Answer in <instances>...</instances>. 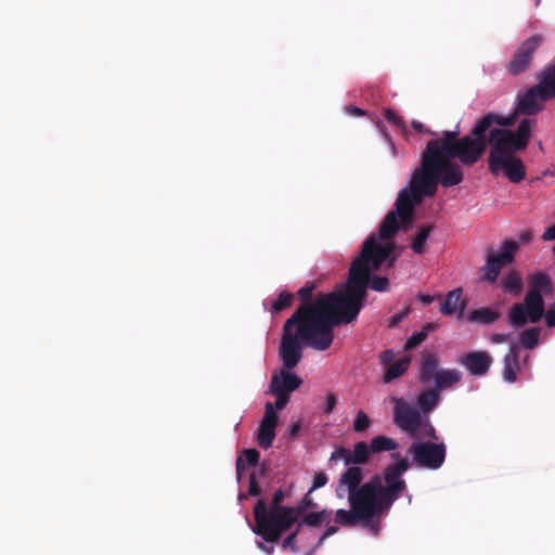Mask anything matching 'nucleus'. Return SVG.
<instances>
[{
  "label": "nucleus",
  "instance_id": "51",
  "mask_svg": "<svg viewBox=\"0 0 555 555\" xmlns=\"http://www.w3.org/2000/svg\"><path fill=\"white\" fill-rule=\"evenodd\" d=\"M337 404V398L334 393H327L325 399L324 413L331 414Z\"/></svg>",
  "mask_w": 555,
  "mask_h": 555
},
{
  "label": "nucleus",
  "instance_id": "30",
  "mask_svg": "<svg viewBox=\"0 0 555 555\" xmlns=\"http://www.w3.org/2000/svg\"><path fill=\"white\" fill-rule=\"evenodd\" d=\"M540 334L541 328L539 326L526 328L518 334V343L516 345H519V349L532 350L539 344Z\"/></svg>",
  "mask_w": 555,
  "mask_h": 555
},
{
  "label": "nucleus",
  "instance_id": "56",
  "mask_svg": "<svg viewBox=\"0 0 555 555\" xmlns=\"http://www.w3.org/2000/svg\"><path fill=\"white\" fill-rule=\"evenodd\" d=\"M317 513L319 514L320 519H321V521L323 524L324 521L328 522V518L332 515L333 511L324 508V509H322L320 512H317Z\"/></svg>",
  "mask_w": 555,
  "mask_h": 555
},
{
  "label": "nucleus",
  "instance_id": "7",
  "mask_svg": "<svg viewBox=\"0 0 555 555\" xmlns=\"http://www.w3.org/2000/svg\"><path fill=\"white\" fill-rule=\"evenodd\" d=\"M255 526L253 531L268 543H275L297 521L293 507H268L263 499L254 506Z\"/></svg>",
  "mask_w": 555,
  "mask_h": 555
},
{
  "label": "nucleus",
  "instance_id": "2",
  "mask_svg": "<svg viewBox=\"0 0 555 555\" xmlns=\"http://www.w3.org/2000/svg\"><path fill=\"white\" fill-rule=\"evenodd\" d=\"M460 131H443L442 137L427 142L421 156L422 172H433L442 179V186L460 184L464 173L460 165L452 162V153L457 144Z\"/></svg>",
  "mask_w": 555,
  "mask_h": 555
},
{
  "label": "nucleus",
  "instance_id": "43",
  "mask_svg": "<svg viewBox=\"0 0 555 555\" xmlns=\"http://www.w3.org/2000/svg\"><path fill=\"white\" fill-rule=\"evenodd\" d=\"M427 338L425 331H420L414 334L406 340L404 345L405 350H412L420 346Z\"/></svg>",
  "mask_w": 555,
  "mask_h": 555
},
{
  "label": "nucleus",
  "instance_id": "10",
  "mask_svg": "<svg viewBox=\"0 0 555 555\" xmlns=\"http://www.w3.org/2000/svg\"><path fill=\"white\" fill-rule=\"evenodd\" d=\"M350 509L339 508L335 512L334 521L344 527H354L361 524L373 534L380 530L382 516L371 502L362 495H348Z\"/></svg>",
  "mask_w": 555,
  "mask_h": 555
},
{
  "label": "nucleus",
  "instance_id": "4",
  "mask_svg": "<svg viewBox=\"0 0 555 555\" xmlns=\"http://www.w3.org/2000/svg\"><path fill=\"white\" fill-rule=\"evenodd\" d=\"M410 467L408 459H400L385 466L382 474L374 475L366 481L364 491L382 517L389 513L393 503L406 491L403 475Z\"/></svg>",
  "mask_w": 555,
  "mask_h": 555
},
{
  "label": "nucleus",
  "instance_id": "42",
  "mask_svg": "<svg viewBox=\"0 0 555 555\" xmlns=\"http://www.w3.org/2000/svg\"><path fill=\"white\" fill-rule=\"evenodd\" d=\"M299 533H300V529L296 526V528L292 532H289L288 535L283 540L282 547L284 550H289L293 553H297L298 547L296 544V539Z\"/></svg>",
  "mask_w": 555,
  "mask_h": 555
},
{
  "label": "nucleus",
  "instance_id": "13",
  "mask_svg": "<svg viewBox=\"0 0 555 555\" xmlns=\"http://www.w3.org/2000/svg\"><path fill=\"white\" fill-rule=\"evenodd\" d=\"M409 452L417 466L436 470L446 461L447 447L443 442L416 441L411 444Z\"/></svg>",
  "mask_w": 555,
  "mask_h": 555
},
{
  "label": "nucleus",
  "instance_id": "46",
  "mask_svg": "<svg viewBox=\"0 0 555 555\" xmlns=\"http://www.w3.org/2000/svg\"><path fill=\"white\" fill-rule=\"evenodd\" d=\"M285 499V493L282 489L275 490V492L272 495L270 504H268V507H288L287 505H283V501Z\"/></svg>",
  "mask_w": 555,
  "mask_h": 555
},
{
  "label": "nucleus",
  "instance_id": "15",
  "mask_svg": "<svg viewBox=\"0 0 555 555\" xmlns=\"http://www.w3.org/2000/svg\"><path fill=\"white\" fill-rule=\"evenodd\" d=\"M543 41L544 38L535 34L521 42L511 61L505 65L506 72L512 76H518L527 72L531 65L534 53Z\"/></svg>",
  "mask_w": 555,
  "mask_h": 555
},
{
  "label": "nucleus",
  "instance_id": "34",
  "mask_svg": "<svg viewBox=\"0 0 555 555\" xmlns=\"http://www.w3.org/2000/svg\"><path fill=\"white\" fill-rule=\"evenodd\" d=\"M244 459L242 456H238L236 459V474L240 478L242 473L246 469L245 461L250 466L258 465L260 453L257 449H246L243 451Z\"/></svg>",
  "mask_w": 555,
  "mask_h": 555
},
{
  "label": "nucleus",
  "instance_id": "16",
  "mask_svg": "<svg viewBox=\"0 0 555 555\" xmlns=\"http://www.w3.org/2000/svg\"><path fill=\"white\" fill-rule=\"evenodd\" d=\"M364 478L363 468L361 466H348L347 469L340 475L338 486L336 488V494L343 498L345 492L348 495H362L367 502L371 499L367 498L364 487L366 482L362 483Z\"/></svg>",
  "mask_w": 555,
  "mask_h": 555
},
{
  "label": "nucleus",
  "instance_id": "31",
  "mask_svg": "<svg viewBox=\"0 0 555 555\" xmlns=\"http://www.w3.org/2000/svg\"><path fill=\"white\" fill-rule=\"evenodd\" d=\"M500 284L505 292L513 294L515 296H517L521 293L522 286H524L522 279L520 276L519 272H517L515 270L506 273L501 279Z\"/></svg>",
  "mask_w": 555,
  "mask_h": 555
},
{
  "label": "nucleus",
  "instance_id": "53",
  "mask_svg": "<svg viewBox=\"0 0 555 555\" xmlns=\"http://www.w3.org/2000/svg\"><path fill=\"white\" fill-rule=\"evenodd\" d=\"M543 241H554L555 240V224L548 227L542 234Z\"/></svg>",
  "mask_w": 555,
  "mask_h": 555
},
{
  "label": "nucleus",
  "instance_id": "8",
  "mask_svg": "<svg viewBox=\"0 0 555 555\" xmlns=\"http://www.w3.org/2000/svg\"><path fill=\"white\" fill-rule=\"evenodd\" d=\"M442 185V179L430 171L422 172L420 165L413 172L410 189H403L398 193L395 210L402 223H410L413 217V210L416 205L422 203L424 196L433 197L437 193L438 185Z\"/></svg>",
  "mask_w": 555,
  "mask_h": 555
},
{
  "label": "nucleus",
  "instance_id": "36",
  "mask_svg": "<svg viewBox=\"0 0 555 555\" xmlns=\"http://www.w3.org/2000/svg\"><path fill=\"white\" fill-rule=\"evenodd\" d=\"M294 300V295L283 291L279 294L278 298L273 301L271 306V312L272 313H279L283 311L284 309L292 306Z\"/></svg>",
  "mask_w": 555,
  "mask_h": 555
},
{
  "label": "nucleus",
  "instance_id": "60",
  "mask_svg": "<svg viewBox=\"0 0 555 555\" xmlns=\"http://www.w3.org/2000/svg\"><path fill=\"white\" fill-rule=\"evenodd\" d=\"M353 115L356 116H364L365 115V112L360 108V107H357V106H350L348 108Z\"/></svg>",
  "mask_w": 555,
  "mask_h": 555
},
{
  "label": "nucleus",
  "instance_id": "17",
  "mask_svg": "<svg viewBox=\"0 0 555 555\" xmlns=\"http://www.w3.org/2000/svg\"><path fill=\"white\" fill-rule=\"evenodd\" d=\"M371 450L365 441H359L353 446V450L340 446L331 454L330 461L340 460L346 466H360L370 461Z\"/></svg>",
  "mask_w": 555,
  "mask_h": 555
},
{
  "label": "nucleus",
  "instance_id": "59",
  "mask_svg": "<svg viewBox=\"0 0 555 555\" xmlns=\"http://www.w3.org/2000/svg\"><path fill=\"white\" fill-rule=\"evenodd\" d=\"M411 126H412V128H413L415 131H417V132H425V131H427V130L425 129L424 125H423L422 122H420V121L413 120V121L411 122Z\"/></svg>",
  "mask_w": 555,
  "mask_h": 555
},
{
  "label": "nucleus",
  "instance_id": "39",
  "mask_svg": "<svg viewBox=\"0 0 555 555\" xmlns=\"http://www.w3.org/2000/svg\"><path fill=\"white\" fill-rule=\"evenodd\" d=\"M385 119L396 126L400 131L405 132V122L401 116L392 108L384 109Z\"/></svg>",
  "mask_w": 555,
  "mask_h": 555
},
{
  "label": "nucleus",
  "instance_id": "63",
  "mask_svg": "<svg viewBox=\"0 0 555 555\" xmlns=\"http://www.w3.org/2000/svg\"><path fill=\"white\" fill-rule=\"evenodd\" d=\"M258 546H259L261 550H263V551H266L267 553H269V554H272V553H273V550H274V547H273V546H271V547H266V546H264V544H263V543H261V542H260V543H258Z\"/></svg>",
  "mask_w": 555,
  "mask_h": 555
},
{
  "label": "nucleus",
  "instance_id": "47",
  "mask_svg": "<svg viewBox=\"0 0 555 555\" xmlns=\"http://www.w3.org/2000/svg\"><path fill=\"white\" fill-rule=\"evenodd\" d=\"M273 396H275V402H274V405L273 408H275L276 410H283L286 404L288 403L289 401V398H291V395H287V393H283V392H271Z\"/></svg>",
  "mask_w": 555,
  "mask_h": 555
},
{
  "label": "nucleus",
  "instance_id": "6",
  "mask_svg": "<svg viewBox=\"0 0 555 555\" xmlns=\"http://www.w3.org/2000/svg\"><path fill=\"white\" fill-rule=\"evenodd\" d=\"M537 120L534 118H522L515 131L506 128H495L487 132L488 144H490L488 165L493 160L515 157L517 152L527 149L531 131Z\"/></svg>",
  "mask_w": 555,
  "mask_h": 555
},
{
  "label": "nucleus",
  "instance_id": "27",
  "mask_svg": "<svg viewBox=\"0 0 555 555\" xmlns=\"http://www.w3.org/2000/svg\"><path fill=\"white\" fill-rule=\"evenodd\" d=\"M411 357L404 356L393 363L386 366L385 373L383 375V382L388 384L393 379L401 377L410 367Z\"/></svg>",
  "mask_w": 555,
  "mask_h": 555
},
{
  "label": "nucleus",
  "instance_id": "50",
  "mask_svg": "<svg viewBox=\"0 0 555 555\" xmlns=\"http://www.w3.org/2000/svg\"><path fill=\"white\" fill-rule=\"evenodd\" d=\"M326 482H327V476L325 473L315 474L310 492H313L314 490H317L321 487H324L326 485Z\"/></svg>",
  "mask_w": 555,
  "mask_h": 555
},
{
  "label": "nucleus",
  "instance_id": "20",
  "mask_svg": "<svg viewBox=\"0 0 555 555\" xmlns=\"http://www.w3.org/2000/svg\"><path fill=\"white\" fill-rule=\"evenodd\" d=\"M493 359L487 351H469L461 360V364L474 376L487 374Z\"/></svg>",
  "mask_w": 555,
  "mask_h": 555
},
{
  "label": "nucleus",
  "instance_id": "38",
  "mask_svg": "<svg viewBox=\"0 0 555 555\" xmlns=\"http://www.w3.org/2000/svg\"><path fill=\"white\" fill-rule=\"evenodd\" d=\"M301 516H302L301 519L296 522L297 527L300 530H301L302 526L319 528L322 525L320 516L317 512L308 513V514H305Z\"/></svg>",
  "mask_w": 555,
  "mask_h": 555
},
{
  "label": "nucleus",
  "instance_id": "37",
  "mask_svg": "<svg viewBox=\"0 0 555 555\" xmlns=\"http://www.w3.org/2000/svg\"><path fill=\"white\" fill-rule=\"evenodd\" d=\"M310 490L302 496L296 506H293L296 517L299 519L308 509L317 508L318 504L312 500Z\"/></svg>",
  "mask_w": 555,
  "mask_h": 555
},
{
  "label": "nucleus",
  "instance_id": "18",
  "mask_svg": "<svg viewBox=\"0 0 555 555\" xmlns=\"http://www.w3.org/2000/svg\"><path fill=\"white\" fill-rule=\"evenodd\" d=\"M489 171L496 176L503 172L504 176L513 183H519L526 178V167L519 157L504 158L500 162L493 160L488 165Z\"/></svg>",
  "mask_w": 555,
  "mask_h": 555
},
{
  "label": "nucleus",
  "instance_id": "64",
  "mask_svg": "<svg viewBox=\"0 0 555 555\" xmlns=\"http://www.w3.org/2000/svg\"><path fill=\"white\" fill-rule=\"evenodd\" d=\"M326 539H323V534L319 538L318 542L314 544V550H318L325 541Z\"/></svg>",
  "mask_w": 555,
  "mask_h": 555
},
{
  "label": "nucleus",
  "instance_id": "25",
  "mask_svg": "<svg viewBox=\"0 0 555 555\" xmlns=\"http://www.w3.org/2000/svg\"><path fill=\"white\" fill-rule=\"evenodd\" d=\"M462 374L455 369H441L436 373L435 388L440 392L461 380Z\"/></svg>",
  "mask_w": 555,
  "mask_h": 555
},
{
  "label": "nucleus",
  "instance_id": "54",
  "mask_svg": "<svg viewBox=\"0 0 555 555\" xmlns=\"http://www.w3.org/2000/svg\"><path fill=\"white\" fill-rule=\"evenodd\" d=\"M508 337V334L496 333L491 336V341L494 344H502L507 341Z\"/></svg>",
  "mask_w": 555,
  "mask_h": 555
},
{
  "label": "nucleus",
  "instance_id": "52",
  "mask_svg": "<svg viewBox=\"0 0 555 555\" xmlns=\"http://www.w3.org/2000/svg\"><path fill=\"white\" fill-rule=\"evenodd\" d=\"M544 321L547 327L552 328L555 326V306L550 308L547 311L544 310Z\"/></svg>",
  "mask_w": 555,
  "mask_h": 555
},
{
  "label": "nucleus",
  "instance_id": "40",
  "mask_svg": "<svg viewBox=\"0 0 555 555\" xmlns=\"http://www.w3.org/2000/svg\"><path fill=\"white\" fill-rule=\"evenodd\" d=\"M373 271L370 272V274ZM369 286L375 292H387L389 288V281L386 276L373 275L370 276Z\"/></svg>",
  "mask_w": 555,
  "mask_h": 555
},
{
  "label": "nucleus",
  "instance_id": "22",
  "mask_svg": "<svg viewBox=\"0 0 555 555\" xmlns=\"http://www.w3.org/2000/svg\"><path fill=\"white\" fill-rule=\"evenodd\" d=\"M519 345H511L504 356L503 378L508 383L517 380V373L520 370Z\"/></svg>",
  "mask_w": 555,
  "mask_h": 555
},
{
  "label": "nucleus",
  "instance_id": "5",
  "mask_svg": "<svg viewBox=\"0 0 555 555\" xmlns=\"http://www.w3.org/2000/svg\"><path fill=\"white\" fill-rule=\"evenodd\" d=\"M528 285L529 289L524 300L514 304L508 310V323L514 328L540 322L544 315L543 295H548L553 292L551 276L543 271L529 275Z\"/></svg>",
  "mask_w": 555,
  "mask_h": 555
},
{
  "label": "nucleus",
  "instance_id": "55",
  "mask_svg": "<svg viewBox=\"0 0 555 555\" xmlns=\"http://www.w3.org/2000/svg\"><path fill=\"white\" fill-rule=\"evenodd\" d=\"M417 299L423 304V305H429L431 304L434 300H435V297L431 296V295H426V294H418L417 295Z\"/></svg>",
  "mask_w": 555,
  "mask_h": 555
},
{
  "label": "nucleus",
  "instance_id": "45",
  "mask_svg": "<svg viewBox=\"0 0 555 555\" xmlns=\"http://www.w3.org/2000/svg\"><path fill=\"white\" fill-rule=\"evenodd\" d=\"M260 492H261V488L258 485L256 472H253L249 475V480H248V495L257 496L260 494Z\"/></svg>",
  "mask_w": 555,
  "mask_h": 555
},
{
  "label": "nucleus",
  "instance_id": "44",
  "mask_svg": "<svg viewBox=\"0 0 555 555\" xmlns=\"http://www.w3.org/2000/svg\"><path fill=\"white\" fill-rule=\"evenodd\" d=\"M314 288H315L314 284L307 283L304 287H301L298 291V295H299L300 299L302 300L301 305L311 304L312 302V301H310V299H311V296H312V293H313Z\"/></svg>",
  "mask_w": 555,
  "mask_h": 555
},
{
  "label": "nucleus",
  "instance_id": "24",
  "mask_svg": "<svg viewBox=\"0 0 555 555\" xmlns=\"http://www.w3.org/2000/svg\"><path fill=\"white\" fill-rule=\"evenodd\" d=\"M466 301L462 299V288L449 292L440 306V312L444 315H452L455 312H463Z\"/></svg>",
  "mask_w": 555,
  "mask_h": 555
},
{
  "label": "nucleus",
  "instance_id": "12",
  "mask_svg": "<svg viewBox=\"0 0 555 555\" xmlns=\"http://www.w3.org/2000/svg\"><path fill=\"white\" fill-rule=\"evenodd\" d=\"M518 243L513 240H506L502 243L501 250L498 254H489L486 264L479 269V280L494 283L498 280L500 271L512 263L515 254L518 250Z\"/></svg>",
  "mask_w": 555,
  "mask_h": 555
},
{
  "label": "nucleus",
  "instance_id": "62",
  "mask_svg": "<svg viewBox=\"0 0 555 555\" xmlns=\"http://www.w3.org/2000/svg\"><path fill=\"white\" fill-rule=\"evenodd\" d=\"M436 328V325L434 323H427L424 325V327L421 330V331H425L426 332V336H428V334L434 331Z\"/></svg>",
  "mask_w": 555,
  "mask_h": 555
},
{
  "label": "nucleus",
  "instance_id": "49",
  "mask_svg": "<svg viewBox=\"0 0 555 555\" xmlns=\"http://www.w3.org/2000/svg\"><path fill=\"white\" fill-rule=\"evenodd\" d=\"M395 358V351L392 349H386L380 353L379 361L386 367L387 365L393 363Z\"/></svg>",
  "mask_w": 555,
  "mask_h": 555
},
{
  "label": "nucleus",
  "instance_id": "1",
  "mask_svg": "<svg viewBox=\"0 0 555 555\" xmlns=\"http://www.w3.org/2000/svg\"><path fill=\"white\" fill-rule=\"evenodd\" d=\"M393 242L380 243L375 234L365 238L358 257L351 262L349 275L344 286L313 302L300 305L285 322L300 336H305L308 347L324 351L334 340L333 328L357 319L365 300L370 272L377 271L386 263L393 267L398 259Z\"/></svg>",
  "mask_w": 555,
  "mask_h": 555
},
{
  "label": "nucleus",
  "instance_id": "35",
  "mask_svg": "<svg viewBox=\"0 0 555 555\" xmlns=\"http://www.w3.org/2000/svg\"><path fill=\"white\" fill-rule=\"evenodd\" d=\"M434 230L433 224H423L420 227L417 234L413 238L412 242V250L415 254H423L425 251V242L429 237L431 231Z\"/></svg>",
  "mask_w": 555,
  "mask_h": 555
},
{
  "label": "nucleus",
  "instance_id": "57",
  "mask_svg": "<svg viewBox=\"0 0 555 555\" xmlns=\"http://www.w3.org/2000/svg\"><path fill=\"white\" fill-rule=\"evenodd\" d=\"M532 240V233L529 230L524 231L519 235V241L524 244L529 243Z\"/></svg>",
  "mask_w": 555,
  "mask_h": 555
},
{
  "label": "nucleus",
  "instance_id": "48",
  "mask_svg": "<svg viewBox=\"0 0 555 555\" xmlns=\"http://www.w3.org/2000/svg\"><path fill=\"white\" fill-rule=\"evenodd\" d=\"M409 312H410V309L409 308H404L402 311L393 314L390 319H389V323L388 325L390 327H395L397 326L399 323H401L408 315H409Z\"/></svg>",
  "mask_w": 555,
  "mask_h": 555
},
{
  "label": "nucleus",
  "instance_id": "29",
  "mask_svg": "<svg viewBox=\"0 0 555 555\" xmlns=\"http://www.w3.org/2000/svg\"><path fill=\"white\" fill-rule=\"evenodd\" d=\"M519 116L520 115H516L515 112L507 117L501 116L495 113H488L485 116H482L479 120H485L487 122L486 131L490 132L491 129H495V127H493L494 125L500 126L499 128L513 126L516 121V118Z\"/></svg>",
  "mask_w": 555,
  "mask_h": 555
},
{
  "label": "nucleus",
  "instance_id": "9",
  "mask_svg": "<svg viewBox=\"0 0 555 555\" xmlns=\"http://www.w3.org/2000/svg\"><path fill=\"white\" fill-rule=\"evenodd\" d=\"M393 403V424L410 437H425L437 440V431L429 416L422 415L410 402L403 398L391 397Z\"/></svg>",
  "mask_w": 555,
  "mask_h": 555
},
{
  "label": "nucleus",
  "instance_id": "21",
  "mask_svg": "<svg viewBox=\"0 0 555 555\" xmlns=\"http://www.w3.org/2000/svg\"><path fill=\"white\" fill-rule=\"evenodd\" d=\"M439 358L433 352H423L420 363L418 380L422 384H429L436 378V373L439 371Z\"/></svg>",
  "mask_w": 555,
  "mask_h": 555
},
{
  "label": "nucleus",
  "instance_id": "32",
  "mask_svg": "<svg viewBox=\"0 0 555 555\" xmlns=\"http://www.w3.org/2000/svg\"><path fill=\"white\" fill-rule=\"evenodd\" d=\"M538 80L545 88L552 99H555V61L546 65L539 74Z\"/></svg>",
  "mask_w": 555,
  "mask_h": 555
},
{
  "label": "nucleus",
  "instance_id": "41",
  "mask_svg": "<svg viewBox=\"0 0 555 555\" xmlns=\"http://www.w3.org/2000/svg\"><path fill=\"white\" fill-rule=\"evenodd\" d=\"M371 426V420L366 413L363 411H359L354 422H353V430L356 433H363Z\"/></svg>",
  "mask_w": 555,
  "mask_h": 555
},
{
  "label": "nucleus",
  "instance_id": "3",
  "mask_svg": "<svg viewBox=\"0 0 555 555\" xmlns=\"http://www.w3.org/2000/svg\"><path fill=\"white\" fill-rule=\"evenodd\" d=\"M305 347H308L305 336H300L299 332L285 322L279 346V357L283 367L278 374L271 375L270 392L292 395L301 386L302 379L293 370L301 361Z\"/></svg>",
  "mask_w": 555,
  "mask_h": 555
},
{
  "label": "nucleus",
  "instance_id": "23",
  "mask_svg": "<svg viewBox=\"0 0 555 555\" xmlns=\"http://www.w3.org/2000/svg\"><path fill=\"white\" fill-rule=\"evenodd\" d=\"M440 401V392L434 388H427L420 392L416 398V404L418 412L422 415L429 416V413L433 412Z\"/></svg>",
  "mask_w": 555,
  "mask_h": 555
},
{
  "label": "nucleus",
  "instance_id": "61",
  "mask_svg": "<svg viewBox=\"0 0 555 555\" xmlns=\"http://www.w3.org/2000/svg\"><path fill=\"white\" fill-rule=\"evenodd\" d=\"M299 429H300V424H299V423H295V424H293V425H292V427H291V436H292V437L297 436V435H298Z\"/></svg>",
  "mask_w": 555,
  "mask_h": 555
},
{
  "label": "nucleus",
  "instance_id": "11",
  "mask_svg": "<svg viewBox=\"0 0 555 555\" xmlns=\"http://www.w3.org/2000/svg\"><path fill=\"white\" fill-rule=\"evenodd\" d=\"M486 124L485 120H478L468 134L457 140L452 160L459 158L462 165L473 166L482 157L488 146Z\"/></svg>",
  "mask_w": 555,
  "mask_h": 555
},
{
  "label": "nucleus",
  "instance_id": "58",
  "mask_svg": "<svg viewBox=\"0 0 555 555\" xmlns=\"http://www.w3.org/2000/svg\"><path fill=\"white\" fill-rule=\"evenodd\" d=\"M337 530H338V528L336 526H327L326 529L324 530V532L322 533L323 539H327L331 535L335 534L337 532Z\"/></svg>",
  "mask_w": 555,
  "mask_h": 555
},
{
  "label": "nucleus",
  "instance_id": "33",
  "mask_svg": "<svg viewBox=\"0 0 555 555\" xmlns=\"http://www.w3.org/2000/svg\"><path fill=\"white\" fill-rule=\"evenodd\" d=\"M369 447L371 453H379L384 451H393L399 447V443L392 438L378 435L371 439Z\"/></svg>",
  "mask_w": 555,
  "mask_h": 555
},
{
  "label": "nucleus",
  "instance_id": "26",
  "mask_svg": "<svg viewBox=\"0 0 555 555\" xmlns=\"http://www.w3.org/2000/svg\"><path fill=\"white\" fill-rule=\"evenodd\" d=\"M397 212L388 211L378 227V236L383 241L391 240L400 229Z\"/></svg>",
  "mask_w": 555,
  "mask_h": 555
},
{
  "label": "nucleus",
  "instance_id": "19",
  "mask_svg": "<svg viewBox=\"0 0 555 555\" xmlns=\"http://www.w3.org/2000/svg\"><path fill=\"white\" fill-rule=\"evenodd\" d=\"M279 422V414L273 404L267 402L264 405V415L260 422L257 435L258 444L263 449H269L275 438V427Z\"/></svg>",
  "mask_w": 555,
  "mask_h": 555
},
{
  "label": "nucleus",
  "instance_id": "28",
  "mask_svg": "<svg viewBox=\"0 0 555 555\" xmlns=\"http://www.w3.org/2000/svg\"><path fill=\"white\" fill-rule=\"evenodd\" d=\"M501 318V313L490 307L474 309L468 314V320L472 323L490 325Z\"/></svg>",
  "mask_w": 555,
  "mask_h": 555
},
{
  "label": "nucleus",
  "instance_id": "14",
  "mask_svg": "<svg viewBox=\"0 0 555 555\" xmlns=\"http://www.w3.org/2000/svg\"><path fill=\"white\" fill-rule=\"evenodd\" d=\"M552 96L538 80V83L529 87L526 91L518 93L516 98L515 114L522 115L525 118H531L545 107Z\"/></svg>",
  "mask_w": 555,
  "mask_h": 555
}]
</instances>
